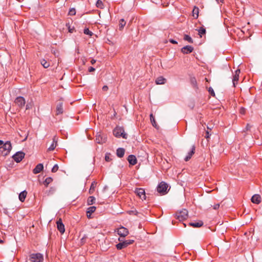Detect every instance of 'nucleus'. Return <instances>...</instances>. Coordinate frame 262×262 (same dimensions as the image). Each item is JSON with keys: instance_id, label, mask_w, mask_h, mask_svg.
<instances>
[{"instance_id": "nucleus-39", "label": "nucleus", "mask_w": 262, "mask_h": 262, "mask_svg": "<svg viewBox=\"0 0 262 262\" xmlns=\"http://www.w3.org/2000/svg\"><path fill=\"white\" fill-rule=\"evenodd\" d=\"M111 154L110 153H106L105 156V160L107 162H110L111 161L112 159L110 158Z\"/></svg>"}, {"instance_id": "nucleus-46", "label": "nucleus", "mask_w": 262, "mask_h": 262, "mask_svg": "<svg viewBox=\"0 0 262 262\" xmlns=\"http://www.w3.org/2000/svg\"><path fill=\"white\" fill-rule=\"evenodd\" d=\"M95 68H93V67H90L89 68V70H88L89 72H90V73H91V72H93L95 71Z\"/></svg>"}, {"instance_id": "nucleus-33", "label": "nucleus", "mask_w": 262, "mask_h": 262, "mask_svg": "<svg viewBox=\"0 0 262 262\" xmlns=\"http://www.w3.org/2000/svg\"><path fill=\"white\" fill-rule=\"evenodd\" d=\"M96 6L97 8L100 9H103L104 5L101 0H98L96 2Z\"/></svg>"}, {"instance_id": "nucleus-6", "label": "nucleus", "mask_w": 262, "mask_h": 262, "mask_svg": "<svg viewBox=\"0 0 262 262\" xmlns=\"http://www.w3.org/2000/svg\"><path fill=\"white\" fill-rule=\"evenodd\" d=\"M168 188V185L164 182H161L157 186V191L162 194H164L167 193V190Z\"/></svg>"}, {"instance_id": "nucleus-18", "label": "nucleus", "mask_w": 262, "mask_h": 262, "mask_svg": "<svg viewBox=\"0 0 262 262\" xmlns=\"http://www.w3.org/2000/svg\"><path fill=\"white\" fill-rule=\"evenodd\" d=\"M127 161L132 165H135L137 162L136 157L133 155H130L128 156Z\"/></svg>"}, {"instance_id": "nucleus-2", "label": "nucleus", "mask_w": 262, "mask_h": 262, "mask_svg": "<svg viewBox=\"0 0 262 262\" xmlns=\"http://www.w3.org/2000/svg\"><path fill=\"white\" fill-rule=\"evenodd\" d=\"M113 134L117 138L122 137L125 139L127 138V135L124 133V129L123 127L116 126L113 130Z\"/></svg>"}, {"instance_id": "nucleus-51", "label": "nucleus", "mask_w": 262, "mask_h": 262, "mask_svg": "<svg viewBox=\"0 0 262 262\" xmlns=\"http://www.w3.org/2000/svg\"><path fill=\"white\" fill-rule=\"evenodd\" d=\"M55 190V189L53 187H51L50 188V192H51L52 193H53Z\"/></svg>"}, {"instance_id": "nucleus-12", "label": "nucleus", "mask_w": 262, "mask_h": 262, "mask_svg": "<svg viewBox=\"0 0 262 262\" xmlns=\"http://www.w3.org/2000/svg\"><path fill=\"white\" fill-rule=\"evenodd\" d=\"M56 224L58 230L61 233H63L65 231L64 225L62 223V220L61 218H59L58 219V220L56 222Z\"/></svg>"}, {"instance_id": "nucleus-20", "label": "nucleus", "mask_w": 262, "mask_h": 262, "mask_svg": "<svg viewBox=\"0 0 262 262\" xmlns=\"http://www.w3.org/2000/svg\"><path fill=\"white\" fill-rule=\"evenodd\" d=\"M43 169V164L41 163L38 164L34 169L33 170V172L34 174H37L40 172Z\"/></svg>"}, {"instance_id": "nucleus-62", "label": "nucleus", "mask_w": 262, "mask_h": 262, "mask_svg": "<svg viewBox=\"0 0 262 262\" xmlns=\"http://www.w3.org/2000/svg\"><path fill=\"white\" fill-rule=\"evenodd\" d=\"M205 79L207 81H208L207 78H206Z\"/></svg>"}, {"instance_id": "nucleus-44", "label": "nucleus", "mask_w": 262, "mask_h": 262, "mask_svg": "<svg viewBox=\"0 0 262 262\" xmlns=\"http://www.w3.org/2000/svg\"><path fill=\"white\" fill-rule=\"evenodd\" d=\"M68 26V30H69V32H70V33H73L74 31V28L73 27V28H71L70 26H69V24H67V26Z\"/></svg>"}, {"instance_id": "nucleus-37", "label": "nucleus", "mask_w": 262, "mask_h": 262, "mask_svg": "<svg viewBox=\"0 0 262 262\" xmlns=\"http://www.w3.org/2000/svg\"><path fill=\"white\" fill-rule=\"evenodd\" d=\"M150 121L152 123V124L154 126L156 127V121H155V119L154 118V117L153 116V115L152 114H151L150 115Z\"/></svg>"}, {"instance_id": "nucleus-45", "label": "nucleus", "mask_w": 262, "mask_h": 262, "mask_svg": "<svg viewBox=\"0 0 262 262\" xmlns=\"http://www.w3.org/2000/svg\"><path fill=\"white\" fill-rule=\"evenodd\" d=\"M169 42L173 44H177L178 42L176 40L173 39H170L169 40Z\"/></svg>"}, {"instance_id": "nucleus-54", "label": "nucleus", "mask_w": 262, "mask_h": 262, "mask_svg": "<svg viewBox=\"0 0 262 262\" xmlns=\"http://www.w3.org/2000/svg\"><path fill=\"white\" fill-rule=\"evenodd\" d=\"M29 108H30V105H29L28 104H27L26 105V110H28V109H29Z\"/></svg>"}, {"instance_id": "nucleus-61", "label": "nucleus", "mask_w": 262, "mask_h": 262, "mask_svg": "<svg viewBox=\"0 0 262 262\" xmlns=\"http://www.w3.org/2000/svg\"><path fill=\"white\" fill-rule=\"evenodd\" d=\"M183 225H184V227H186V224H184H184H183Z\"/></svg>"}, {"instance_id": "nucleus-16", "label": "nucleus", "mask_w": 262, "mask_h": 262, "mask_svg": "<svg viewBox=\"0 0 262 262\" xmlns=\"http://www.w3.org/2000/svg\"><path fill=\"white\" fill-rule=\"evenodd\" d=\"M57 141L58 138H57V137L56 136H54L53 138V143L51 144V145L48 149L49 151H53V150H54V149L57 145Z\"/></svg>"}, {"instance_id": "nucleus-60", "label": "nucleus", "mask_w": 262, "mask_h": 262, "mask_svg": "<svg viewBox=\"0 0 262 262\" xmlns=\"http://www.w3.org/2000/svg\"><path fill=\"white\" fill-rule=\"evenodd\" d=\"M208 129H210L211 130L210 127H207Z\"/></svg>"}, {"instance_id": "nucleus-3", "label": "nucleus", "mask_w": 262, "mask_h": 262, "mask_svg": "<svg viewBox=\"0 0 262 262\" xmlns=\"http://www.w3.org/2000/svg\"><path fill=\"white\" fill-rule=\"evenodd\" d=\"M118 241L120 242L119 243L117 244L116 246V248L118 250H121L127 247L128 245L132 244L134 242L133 239H128L123 241L120 237L118 238Z\"/></svg>"}, {"instance_id": "nucleus-8", "label": "nucleus", "mask_w": 262, "mask_h": 262, "mask_svg": "<svg viewBox=\"0 0 262 262\" xmlns=\"http://www.w3.org/2000/svg\"><path fill=\"white\" fill-rule=\"evenodd\" d=\"M25 155L23 151H18L12 156V158L16 162L18 163L24 158Z\"/></svg>"}, {"instance_id": "nucleus-5", "label": "nucleus", "mask_w": 262, "mask_h": 262, "mask_svg": "<svg viewBox=\"0 0 262 262\" xmlns=\"http://www.w3.org/2000/svg\"><path fill=\"white\" fill-rule=\"evenodd\" d=\"M31 262H43V255L40 253H33L30 255Z\"/></svg>"}, {"instance_id": "nucleus-15", "label": "nucleus", "mask_w": 262, "mask_h": 262, "mask_svg": "<svg viewBox=\"0 0 262 262\" xmlns=\"http://www.w3.org/2000/svg\"><path fill=\"white\" fill-rule=\"evenodd\" d=\"M63 113V103L59 102L56 107V115L62 114Z\"/></svg>"}, {"instance_id": "nucleus-17", "label": "nucleus", "mask_w": 262, "mask_h": 262, "mask_svg": "<svg viewBox=\"0 0 262 262\" xmlns=\"http://www.w3.org/2000/svg\"><path fill=\"white\" fill-rule=\"evenodd\" d=\"M195 150V146L194 145H192L191 150L188 152L187 155L185 158V161H188L192 157V155L194 154Z\"/></svg>"}, {"instance_id": "nucleus-25", "label": "nucleus", "mask_w": 262, "mask_h": 262, "mask_svg": "<svg viewBox=\"0 0 262 262\" xmlns=\"http://www.w3.org/2000/svg\"><path fill=\"white\" fill-rule=\"evenodd\" d=\"M97 185V182L96 181H93L90 186V188L89 189V192L90 194H93L95 191V188Z\"/></svg>"}, {"instance_id": "nucleus-56", "label": "nucleus", "mask_w": 262, "mask_h": 262, "mask_svg": "<svg viewBox=\"0 0 262 262\" xmlns=\"http://www.w3.org/2000/svg\"><path fill=\"white\" fill-rule=\"evenodd\" d=\"M91 215L90 214H86V215H87V217L89 218V219H90L91 218Z\"/></svg>"}, {"instance_id": "nucleus-29", "label": "nucleus", "mask_w": 262, "mask_h": 262, "mask_svg": "<svg viewBox=\"0 0 262 262\" xmlns=\"http://www.w3.org/2000/svg\"><path fill=\"white\" fill-rule=\"evenodd\" d=\"M53 181V179L51 177L47 178L43 181V184L46 187H48V185Z\"/></svg>"}, {"instance_id": "nucleus-38", "label": "nucleus", "mask_w": 262, "mask_h": 262, "mask_svg": "<svg viewBox=\"0 0 262 262\" xmlns=\"http://www.w3.org/2000/svg\"><path fill=\"white\" fill-rule=\"evenodd\" d=\"M83 32L85 34L89 35L90 36H92L93 34L88 28L84 29Z\"/></svg>"}, {"instance_id": "nucleus-1", "label": "nucleus", "mask_w": 262, "mask_h": 262, "mask_svg": "<svg viewBox=\"0 0 262 262\" xmlns=\"http://www.w3.org/2000/svg\"><path fill=\"white\" fill-rule=\"evenodd\" d=\"M12 149L10 141H7L0 147V152L3 156H7Z\"/></svg>"}, {"instance_id": "nucleus-35", "label": "nucleus", "mask_w": 262, "mask_h": 262, "mask_svg": "<svg viewBox=\"0 0 262 262\" xmlns=\"http://www.w3.org/2000/svg\"><path fill=\"white\" fill-rule=\"evenodd\" d=\"M126 22L124 19H121L119 21V28L122 29L125 26Z\"/></svg>"}, {"instance_id": "nucleus-41", "label": "nucleus", "mask_w": 262, "mask_h": 262, "mask_svg": "<svg viewBox=\"0 0 262 262\" xmlns=\"http://www.w3.org/2000/svg\"><path fill=\"white\" fill-rule=\"evenodd\" d=\"M208 92L211 96H212L213 97L215 96V93L213 91V89L211 87L209 88Z\"/></svg>"}, {"instance_id": "nucleus-42", "label": "nucleus", "mask_w": 262, "mask_h": 262, "mask_svg": "<svg viewBox=\"0 0 262 262\" xmlns=\"http://www.w3.org/2000/svg\"><path fill=\"white\" fill-rule=\"evenodd\" d=\"M58 166L57 164H55L52 168L51 171L52 172H55L58 170Z\"/></svg>"}, {"instance_id": "nucleus-23", "label": "nucleus", "mask_w": 262, "mask_h": 262, "mask_svg": "<svg viewBox=\"0 0 262 262\" xmlns=\"http://www.w3.org/2000/svg\"><path fill=\"white\" fill-rule=\"evenodd\" d=\"M27 192L26 190H24L21 192L19 194V200L21 202H24L26 196H27Z\"/></svg>"}, {"instance_id": "nucleus-31", "label": "nucleus", "mask_w": 262, "mask_h": 262, "mask_svg": "<svg viewBox=\"0 0 262 262\" xmlns=\"http://www.w3.org/2000/svg\"><path fill=\"white\" fill-rule=\"evenodd\" d=\"M40 63L45 68H47L50 66V63L45 59L41 60Z\"/></svg>"}, {"instance_id": "nucleus-48", "label": "nucleus", "mask_w": 262, "mask_h": 262, "mask_svg": "<svg viewBox=\"0 0 262 262\" xmlns=\"http://www.w3.org/2000/svg\"><path fill=\"white\" fill-rule=\"evenodd\" d=\"M211 135V134L209 133V132L208 131H207L206 133V136H205V138L206 139H208L209 138L210 136Z\"/></svg>"}, {"instance_id": "nucleus-27", "label": "nucleus", "mask_w": 262, "mask_h": 262, "mask_svg": "<svg viewBox=\"0 0 262 262\" xmlns=\"http://www.w3.org/2000/svg\"><path fill=\"white\" fill-rule=\"evenodd\" d=\"M96 199L93 196H90L88 198L87 200V204L88 205H91L95 203Z\"/></svg>"}, {"instance_id": "nucleus-28", "label": "nucleus", "mask_w": 262, "mask_h": 262, "mask_svg": "<svg viewBox=\"0 0 262 262\" xmlns=\"http://www.w3.org/2000/svg\"><path fill=\"white\" fill-rule=\"evenodd\" d=\"M190 83L194 88L198 89L197 81L195 77L190 78Z\"/></svg>"}, {"instance_id": "nucleus-19", "label": "nucleus", "mask_w": 262, "mask_h": 262, "mask_svg": "<svg viewBox=\"0 0 262 262\" xmlns=\"http://www.w3.org/2000/svg\"><path fill=\"white\" fill-rule=\"evenodd\" d=\"M251 200L252 203L258 204L261 202V197L259 194H254L252 196Z\"/></svg>"}, {"instance_id": "nucleus-30", "label": "nucleus", "mask_w": 262, "mask_h": 262, "mask_svg": "<svg viewBox=\"0 0 262 262\" xmlns=\"http://www.w3.org/2000/svg\"><path fill=\"white\" fill-rule=\"evenodd\" d=\"M96 207L95 206H91L89 207L86 211V214H91L92 213L94 212L96 210Z\"/></svg>"}, {"instance_id": "nucleus-21", "label": "nucleus", "mask_w": 262, "mask_h": 262, "mask_svg": "<svg viewBox=\"0 0 262 262\" xmlns=\"http://www.w3.org/2000/svg\"><path fill=\"white\" fill-rule=\"evenodd\" d=\"M203 224H204V223H203V221H199L198 222H195V223L191 222V223H189V225L190 226H192L194 228L201 227L203 225Z\"/></svg>"}, {"instance_id": "nucleus-55", "label": "nucleus", "mask_w": 262, "mask_h": 262, "mask_svg": "<svg viewBox=\"0 0 262 262\" xmlns=\"http://www.w3.org/2000/svg\"><path fill=\"white\" fill-rule=\"evenodd\" d=\"M4 142L0 140V147L3 144Z\"/></svg>"}, {"instance_id": "nucleus-13", "label": "nucleus", "mask_w": 262, "mask_h": 262, "mask_svg": "<svg viewBox=\"0 0 262 262\" xmlns=\"http://www.w3.org/2000/svg\"><path fill=\"white\" fill-rule=\"evenodd\" d=\"M194 50L193 47L191 46H186L181 49V52L185 54L191 53Z\"/></svg>"}, {"instance_id": "nucleus-34", "label": "nucleus", "mask_w": 262, "mask_h": 262, "mask_svg": "<svg viewBox=\"0 0 262 262\" xmlns=\"http://www.w3.org/2000/svg\"><path fill=\"white\" fill-rule=\"evenodd\" d=\"M88 238V236L84 234L80 239L81 245H82L86 243Z\"/></svg>"}, {"instance_id": "nucleus-50", "label": "nucleus", "mask_w": 262, "mask_h": 262, "mask_svg": "<svg viewBox=\"0 0 262 262\" xmlns=\"http://www.w3.org/2000/svg\"><path fill=\"white\" fill-rule=\"evenodd\" d=\"M108 90V86L107 85H104L103 87H102V90L103 91H106Z\"/></svg>"}, {"instance_id": "nucleus-36", "label": "nucleus", "mask_w": 262, "mask_h": 262, "mask_svg": "<svg viewBox=\"0 0 262 262\" xmlns=\"http://www.w3.org/2000/svg\"><path fill=\"white\" fill-rule=\"evenodd\" d=\"M199 34L200 35V37H202V35H204L206 33V30L205 28L203 27H201L199 30Z\"/></svg>"}, {"instance_id": "nucleus-11", "label": "nucleus", "mask_w": 262, "mask_h": 262, "mask_svg": "<svg viewBox=\"0 0 262 262\" xmlns=\"http://www.w3.org/2000/svg\"><path fill=\"white\" fill-rule=\"evenodd\" d=\"M96 141L97 143L102 144L106 141V137L104 135L97 134L96 136Z\"/></svg>"}, {"instance_id": "nucleus-43", "label": "nucleus", "mask_w": 262, "mask_h": 262, "mask_svg": "<svg viewBox=\"0 0 262 262\" xmlns=\"http://www.w3.org/2000/svg\"><path fill=\"white\" fill-rule=\"evenodd\" d=\"M128 213L129 214H134L137 215L138 212L136 210H133L129 211Z\"/></svg>"}, {"instance_id": "nucleus-53", "label": "nucleus", "mask_w": 262, "mask_h": 262, "mask_svg": "<svg viewBox=\"0 0 262 262\" xmlns=\"http://www.w3.org/2000/svg\"><path fill=\"white\" fill-rule=\"evenodd\" d=\"M95 62H96V60H95L94 59H92L91 61V63L92 64H94Z\"/></svg>"}, {"instance_id": "nucleus-49", "label": "nucleus", "mask_w": 262, "mask_h": 262, "mask_svg": "<svg viewBox=\"0 0 262 262\" xmlns=\"http://www.w3.org/2000/svg\"><path fill=\"white\" fill-rule=\"evenodd\" d=\"M251 127V126L250 124H247L245 129L246 130H249Z\"/></svg>"}, {"instance_id": "nucleus-7", "label": "nucleus", "mask_w": 262, "mask_h": 262, "mask_svg": "<svg viewBox=\"0 0 262 262\" xmlns=\"http://www.w3.org/2000/svg\"><path fill=\"white\" fill-rule=\"evenodd\" d=\"M14 103L20 108H23L26 103L25 98L21 96H18L16 98Z\"/></svg>"}, {"instance_id": "nucleus-9", "label": "nucleus", "mask_w": 262, "mask_h": 262, "mask_svg": "<svg viewBox=\"0 0 262 262\" xmlns=\"http://www.w3.org/2000/svg\"><path fill=\"white\" fill-rule=\"evenodd\" d=\"M117 233L121 237H124L128 234L129 232L127 228L121 226L118 229Z\"/></svg>"}, {"instance_id": "nucleus-22", "label": "nucleus", "mask_w": 262, "mask_h": 262, "mask_svg": "<svg viewBox=\"0 0 262 262\" xmlns=\"http://www.w3.org/2000/svg\"><path fill=\"white\" fill-rule=\"evenodd\" d=\"M125 153V149L123 148H118L116 151V155L119 158H122Z\"/></svg>"}, {"instance_id": "nucleus-10", "label": "nucleus", "mask_w": 262, "mask_h": 262, "mask_svg": "<svg viewBox=\"0 0 262 262\" xmlns=\"http://www.w3.org/2000/svg\"><path fill=\"white\" fill-rule=\"evenodd\" d=\"M135 192L140 199L145 200V192L143 188H137L135 190Z\"/></svg>"}, {"instance_id": "nucleus-32", "label": "nucleus", "mask_w": 262, "mask_h": 262, "mask_svg": "<svg viewBox=\"0 0 262 262\" xmlns=\"http://www.w3.org/2000/svg\"><path fill=\"white\" fill-rule=\"evenodd\" d=\"M184 40L187 41L189 43H193V41L191 37L187 34H185L184 36Z\"/></svg>"}, {"instance_id": "nucleus-59", "label": "nucleus", "mask_w": 262, "mask_h": 262, "mask_svg": "<svg viewBox=\"0 0 262 262\" xmlns=\"http://www.w3.org/2000/svg\"><path fill=\"white\" fill-rule=\"evenodd\" d=\"M208 129H210L211 130L210 127H207Z\"/></svg>"}, {"instance_id": "nucleus-26", "label": "nucleus", "mask_w": 262, "mask_h": 262, "mask_svg": "<svg viewBox=\"0 0 262 262\" xmlns=\"http://www.w3.org/2000/svg\"><path fill=\"white\" fill-rule=\"evenodd\" d=\"M199 9L197 7H194L192 10V16L194 18H197L199 16Z\"/></svg>"}, {"instance_id": "nucleus-24", "label": "nucleus", "mask_w": 262, "mask_h": 262, "mask_svg": "<svg viewBox=\"0 0 262 262\" xmlns=\"http://www.w3.org/2000/svg\"><path fill=\"white\" fill-rule=\"evenodd\" d=\"M166 79L163 78V77H159L156 80V83L157 84H164L166 82Z\"/></svg>"}, {"instance_id": "nucleus-58", "label": "nucleus", "mask_w": 262, "mask_h": 262, "mask_svg": "<svg viewBox=\"0 0 262 262\" xmlns=\"http://www.w3.org/2000/svg\"><path fill=\"white\" fill-rule=\"evenodd\" d=\"M0 243H1V244L3 243V240H2L1 239H0Z\"/></svg>"}, {"instance_id": "nucleus-57", "label": "nucleus", "mask_w": 262, "mask_h": 262, "mask_svg": "<svg viewBox=\"0 0 262 262\" xmlns=\"http://www.w3.org/2000/svg\"><path fill=\"white\" fill-rule=\"evenodd\" d=\"M223 0H216V1L217 2V3H219V2H222Z\"/></svg>"}, {"instance_id": "nucleus-4", "label": "nucleus", "mask_w": 262, "mask_h": 262, "mask_svg": "<svg viewBox=\"0 0 262 262\" xmlns=\"http://www.w3.org/2000/svg\"><path fill=\"white\" fill-rule=\"evenodd\" d=\"M188 211L183 209L181 210L178 211L175 214V217L179 221L181 222L186 220L188 217Z\"/></svg>"}, {"instance_id": "nucleus-40", "label": "nucleus", "mask_w": 262, "mask_h": 262, "mask_svg": "<svg viewBox=\"0 0 262 262\" xmlns=\"http://www.w3.org/2000/svg\"><path fill=\"white\" fill-rule=\"evenodd\" d=\"M76 14V10L75 8H71L70 9L69 14L70 15H74Z\"/></svg>"}, {"instance_id": "nucleus-52", "label": "nucleus", "mask_w": 262, "mask_h": 262, "mask_svg": "<svg viewBox=\"0 0 262 262\" xmlns=\"http://www.w3.org/2000/svg\"><path fill=\"white\" fill-rule=\"evenodd\" d=\"M245 111V108H242L241 109V111H240V112H241V113H242V114H244Z\"/></svg>"}, {"instance_id": "nucleus-14", "label": "nucleus", "mask_w": 262, "mask_h": 262, "mask_svg": "<svg viewBox=\"0 0 262 262\" xmlns=\"http://www.w3.org/2000/svg\"><path fill=\"white\" fill-rule=\"evenodd\" d=\"M241 71L240 70L237 69L235 71V73L233 75V79H232V82L233 85L234 87H235L236 84L237 83V81L238 80L239 78V74L240 73Z\"/></svg>"}, {"instance_id": "nucleus-47", "label": "nucleus", "mask_w": 262, "mask_h": 262, "mask_svg": "<svg viewBox=\"0 0 262 262\" xmlns=\"http://www.w3.org/2000/svg\"><path fill=\"white\" fill-rule=\"evenodd\" d=\"M213 209H215V210H216L217 209L219 208L220 207V204H215L214 206H213Z\"/></svg>"}]
</instances>
